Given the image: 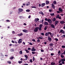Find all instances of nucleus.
Masks as SVG:
<instances>
[{
    "label": "nucleus",
    "mask_w": 65,
    "mask_h": 65,
    "mask_svg": "<svg viewBox=\"0 0 65 65\" xmlns=\"http://www.w3.org/2000/svg\"><path fill=\"white\" fill-rule=\"evenodd\" d=\"M61 16H60L59 14L56 16V19H59V20H61Z\"/></svg>",
    "instance_id": "nucleus-1"
},
{
    "label": "nucleus",
    "mask_w": 65,
    "mask_h": 65,
    "mask_svg": "<svg viewBox=\"0 0 65 65\" xmlns=\"http://www.w3.org/2000/svg\"><path fill=\"white\" fill-rule=\"evenodd\" d=\"M38 27H37L35 28L34 30V31L35 32H37L38 31Z\"/></svg>",
    "instance_id": "nucleus-2"
},
{
    "label": "nucleus",
    "mask_w": 65,
    "mask_h": 65,
    "mask_svg": "<svg viewBox=\"0 0 65 65\" xmlns=\"http://www.w3.org/2000/svg\"><path fill=\"white\" fill-rule=\"evenodd\" d=\"M47 22H48V23L50 24H51V23H52V20L50 19H48Z\"/></svg>",
    "instance_id": "nucleus-3"
},
{
    "label": "nucleus",
    "mask_w": 65,
    "mask_h": 65,
    "mask_svg": "<svg viewBox=\"0 0 65 65\" xmlns=\"http://www.w3.org/2000/svg\"><path fill=\"white\" fill-rule=\"evenodd\" d=\"M58 10H59V11H60V12H62L63 10L62 9V8H61V7H59V8Z\"/></svg>",
    "instance_id": "nucleus-4"
},
{
    "label": "nucleus",
    "mask_w": 65,
    "mask_h": 65,
    "mask_svg": "<svg viewBox=\"0 0 65 65\" xmlns=\"http://www.w3.org/2000/svg\"><path fill=\"white\" fill-rule=\"evenodd\" d=\"M22 41V39H20L19 40V41H18V43L20 44V43H21Z\"/></svg>",
    "instance_id": "nucleus-5"
},
{
    "label": "nucleus",
    "mask_w": 65,
    "mask_h": 65,
    "mask_svg": "<svg viewBox=\"0 0 65 65\" xmlns=\"http://www.w3.org/2000/svg\"><path fill=\"white\" fill-rule=\"evenodd\" d=\"M18 10L20 12H22L23 11V9L22 8H19L18 9Z\"/></svg>",
    "instance_id": "nucleus-6"
},
{
    "label": "nucleus",
    "mask_w": 65,
    "mask_h": 65,
    "mask_svg": "<svg viewBox=\"0 0 65 65\" xmlns=\"http://www.w3.org/2000/svg\"><path fill=\"white\" fill-rule=\"evenodd\" d=\"M22 31L23 32H25V33H28V30H26V29H23L22 30Z\"/></svg>",
    "instance_id": "nucleus-7"
},
{
    "label": "nucleus",
    "mask_w": 65,
    "mask_h": 65,
    "mask_svg": "<svg viewBox=\"0 0 65 65\" xmlns=\"http://www.w3.org/2000/svg\"><path fill=\"white\" fill-rule=\"evenodd\" d=\"M48 41H50V42H51V41H52V38H51L50 37H48Z\"/></svg>",
    "instance_id": "nucleus-8"
},
{
    "label": "nucleus",
    "mask_w": 65,
    "mask_h": 65,
    "mask_svg": "<svg viewBox=\"0 0 65 65\" xmlns=\"http://www.w3.org/2000/svg\"><path fill=\"white\" fill-rule=\"evenodd\" d=\"M60 32L62 33V34H64L65 33V31L62 29L60 30Z\"/></svg>",
    "instance_id": "nucleus-9"
},
{
    "label": "nucleus",
    "mask_w": 65,
    "mask_h": 65,
    "mask_svg": "<svg viewBox=\"0 0 65 65\" xmlns=\"http://www.w3.org/2000/svg\"><path fill=\"white\" fill-rule=\"evenodd\" d=\"M44 25L46 26H47L48 25V23L47 22L45 21L44 22Z\"/></svg>",
    "instance_id": "nucleus-10"
},
{
    "label": "nucleus",
    "mask_w": 65,
    "mask_h": 65,
    "mask_svg": "<svg viewBox=\"0 0 65 65\" xmlns=\"http://www.w3.org/2000/svg\"><path fill=\"white\" fill-rule=\"evenodd\" d=\"M39 19L37 18H35V22H36V23L37 22V21H39Z\"/></svg>",
    "instance_id": "nucleus-11"
},
{
    "label": "nucleus",
    "mask_w": 65,
    "mask_h": 65,
    "mask_svg": "<svg viewBox=\"0 0 65 65\" xmlns=\"http://www.w3.org/2000/svg\"><path fill=\"white\" fill-rule=\"evenodd\" d=\"M52 8L55 9V5L53 4H52Z\"/></svg>",
    "instance_id": "nucleus-12"
},
{
    "label": "nucleus",
    "mask_w": 65,
    "mask_h": 65,
    "mask_svg": "<svg viewBox=\"0 0 65 65\" xmlns=\"http://www.w3.org/2000/svg\"><path fill=\"white\" fill-rule=\"evenodd\" d=\"M36 49L34 48V47H33L32 48V49L31 50V51H35Z\"/></svg>",
    "instance_id": "nucleus-13"
},
{
    "label": "nucleus",
    "mask_w": 65,
    "mask_h": 65,
    "mask_svg": "<svg viewBox=\"0 0 65 65\" xmlns=\"http://www.w3.org/2000/svg\"><path fill=\"white\" fill-rule=\"evenodd\" d=\"M45 5V3H43L41 4V7H43V6H44Z\"/></svg>",
    "instance_id": "nucleus-14"
},
{
    "label": "nucleus",
    "mask_w": 65,
    "mask_h": 65,
    "mask_svg": "<svg viewBox=\"0 0 65 65\" xmlns=\"http://www.w3.org/2000/svg\"><path fill=\"white\" fill-rule=\"evenodd\" d=\"M51 27H52L53 28H54V29H55V26H54V25L53 24H52L51 25Z\"/></svg>",
    "instance_id": "nucleus-15"
},
{
    "label": "nucleus",
    "mask_w": 65,
    "mask_h": 65,
    "mask_svg": "<svg viewBox=\"0 0 65 65\" xmlns=\"http://www.w3.org/2000/svg\"><path fill=\"white\" fill-rule=\"evenodd\" d=\"M60 23L61 24H64L65 22L64 21H61L60 22Z\"/></svg>",
    "instance_id": "nucleus-16"
},
{
    "label": "nucleus",
    "mask_w": 65,
    "mask_h": 65,
    "mask_svg": "<svg viewBox=\"0 0 65 65\" xmlns=\"http://www.w3.org/2000/svg\"><path fill=\"white\" fill-rule=\"evenodd\" d=\"M59 23V21H58L57 20L55 22V26L56 25H57V24Z\"/></svg>",
    "instance_id": "nucleus-17"
},
{
    "label": "nucleus",
    "mask_w": 65,
    "mask_h": 65,
    "mask_svg": "<svg viewBox=\"0 0 65 65\" xmlns=\"http://www.w3.org/2000/svg\"><path fill=\"white\" fill-rule=\"evenodd\" d=\"M49 3H50V2L48 1H47L46 2V4H48Z\"/></svg>",
    "instance_id": "nucleus-18"
},
{
    "label": "nucleus",
    "mask_w": 65,
    "mask_h": 65,
    "mask_svg": "<svg viewBox=\"0 0 65 65\" xmlns=\"http://www.w3.org/2000/svg\"><path fill=\"white\" fill-rule=\"evenodd\" d=\"M30 4V2H28L26 4V6H28V5H29Z\"/></svg>",
    "instance_id": "nucleus-19"
},
{
    "label": "nucleus",
    "mask_w": 65,
    "mask_h": 65,
    "mask_svg": "<svg viewBox=\"0 0 65 65\" xmlns=\"http://www.w3.org/2000/svg\"><path fill=\"white\" fill-rule=\"evenodd\" d=\"M50 15L52 17H53L55 15V14H54V13H51L50 14Z\"/></svg>",
    "instance_id": "nucleus-20"
},
{
    "label": "nucleus",
    "mask_w": 65,
    "mask_h": 65,
    "mask_svg": "<svg viewBox=\"0 0 65 65\" xmlns=\"http://www.w3.org/2000/svg\"><path fill=\"white\" fill-rule=\"evenodd\" d=\"M23 35V33H21L19 34H18V36H22Z\"/></svg>",
    "instance_id": "nucleus-21"
},
{
    "label": "nucleus",
    "mask_w": 65,
    "mask_h": 65,
    "mask_svg": "<svg viewBox=\"0 0 65 65\" xmlns=\"http://www.w3.org/2000/svg\"><path fill=\"white\" fill-rule=\"evenodd\" d=\"M52 21L53 22H55L56 21V18H54L53 19H52Z\"/></svg>",
    "instance_id": "nucleus-22"
},
{
    "label": "nucleus",
    "mask_w": 65,
    "mask_h": 65,
    "mask_svg": "<svg viewBox=\"0 0 65 65\" xmlns=\"http://www.w3.org/2000/svg\"><path fill=\"white\" fill-rule=\"evenodd\" d=\"M53 4H54L55 5H56V4H57V2H56V1H53Z\"/></svg>",
    "instance_id": "nucleus-23"
},
{
    "label": "nucleus",
    "mask_w": 65,
    "mask_h": 65,
    "mask_svg": "<svg viewBox=\"0 0 65 65\" xmlns=\"http://www.w3.org/2000/svg\"><path fill=\"white\" fill-rule=\"evenodd\" d=\"M48 35H49L48 32L46 33L45 34V35L46 36H48Z\"/></svg>",
    "instance_id": "nucleus-24"
},
{
    "label": "nucleus",
    "mask_w": 65,
    "mask_h": 65,
    "mask_svg": "<svg viewBox=\"0 0 65 65\" xmlns=\"http://www.w3.org/2000/svg\"><path fill=\"white\" fill-rule=\"evenodd\" d=\"M61 61H65V58H63L61 59Z\"/></svg>",
    "instance_id": "nucleus-25"
},
{
    "label": "nucleus",
    "mask_w": 65,
    "mask_h": 65,
    "mask_svg": "<svg viewBox=\"0 0 65 65\" xmlns=\"http://www.w3.org/2000/svg\"><path fill=\"white\" fill-rule=\"evenodd\" d=\"M19 53H20V54L21 55H22V54H23L22 51V50L20 51L19 52Z\"/></svg>",
    "instance_id": "nucleus-26"
},
{
    "label": "nucleus",
    "mask_w": 65,
    "mask_h": 65,
    "mask_svg": "<svg viewBox=\"0 0 65 65\" xmlns=\"http://www.w3.org/2000/svg\"><path fill=\"white\" fill-rule=\"evenodd\" d=\"M60 56L62 58H64V56L63 55H61Z\"/></svg>",
    "instance_id": "nucleus-27"
},
{
    "label": "nucleus",
    "mask_w": 65,
    "mask_h": 65,
    "mask_svg": "<svg viewBox=\"0 0 65 65\" xmlns=\"http://www.w3.org/2000/svg\"><path fill=\"white\" fill-rule=\"evenodd\" d=\"M24 56L26 58V59H28V56L27 55H25Z\"/></svg>",
    "instance_id": "nucleus-28"
},
{
    "label": "nucleus",
    "mask_w": 65,
    "mask_h": 65,
    "mask_svg": "<svg viewBox=\"0 0 65 65\" xmlns=\"http://www.w3.org/2000/svg\"><path fill=\"white\" fill-rule=\"evenodd\" d=\"M51 64L52 65H55V63L54 62H52L51 63Z\"/></svg>",
    "instance_id": "nucleus-29"
},
{
    "label": "nucleus",
    "mask_w": 65,
    "mask_h": 65,
    "mask_svg": "<svg viewBox=\"0 0 65 65\" xmlns=\"http://www.w3.org/2000/svg\"><path fill=\"white\" fill-rule=\"evenodd\" d=\"M43 26V25H42V24H40L39 26L40 27L42 28V27Z\"/></svg>",
    "instance_id": "nucleus-30"
},
{
    "label": "nucleus",
    "mask_w": 65,
    "mask_h": 65,
    "mask_svg": "<svg viewBox=\"0 0 65 65\" xmlns=\"http://www.w3.org/2000/svg\"><path fill=\"white\" fill-rule=\"evenodd\" d=\"M23 62V61H19L18 62V63L19 64H21V63H22Z\"/></svg>",
    "instance_id": "nucleus-31"
},
{
    "label": "nucleus",
    "mask_w": 65,
    "mask_h": 65,
    "mask_svg": "<svg viewBox=\"0 0 65 65\" xmlns=\"http://www.w3.org/2000/svg\"><path fill=\"white\" fill-rule=\"evenodd\" d=\"M55 40H56V41H59V40H58V39L57 38H55Z\"/></svg>",
    "instance_id": "nucleus-32"
},
{
    "label": "nucleus",
    "mask_w": 65,
    "mask_h": 65,
    "mask_svg": "<svg viewBox=\"0 0 65 65\" xmlns=\"http://www.w3.org/2000/svg\"><path fill=\"white\" fill-rule=\"evenodd\" d=\"M49 45L51 46H53V44L52 43L50 44Z\"/></svg>",
    "instance_id": "nucleus-33"
},
{
    "label": "nucleus",
    "mask_w": 65,
    "mask_h": 65,
    "mask_svg": "<svg viewBox=\"0 0 65 65\" xmlns=\"http://www.w3.org/2000/svg\"><path fill=\"white\" fill-rule=\"evenodd\" d=\"M25 51H26V53H29V51H28V50H25Z\"/></svg>",
    "instance_id": "nucleus-34"
},
{
    "label": "nucleus",
    "mask_w": 65,
    "mask_h": 65,
    "mask_svg": "<svg viewBox=\"0 0 65 65\" xmlns=\"http://www.w3.org/2000/svg\"><path fill=\"white\" fill-rule=\"evenodd\" d=\"M13 57H10V59L11 60H12V59H13Z\"/></svg>",
    "instance_id": "nucleus-35"
},
{
    "label": "nucleus",
    "mask_w": 65,
    "mask_h": 65,
    "mask_svg": "<svg viewBox=\"0 0 65 65\" xmlns=\"http://www.w3.org/2000/svg\"><path fill=\"white\" fill-rule=\"evenodd\" d=\"M32 8H36V7L35 6H32L31 7Z\"/></svg>",
    "instance_id": "nucleus-36"
},
{
    "label": "nucleus",
    "mask_w": 65,
    "mask_h": 65,
    "mask_svg": "<svg viewBox=\"0 0 65 65\" xmlns=\"http://www.w3.org/2000/svg\"><path fill=\"white\" fill-rule=\"evenodd\" d=\"M11 52H13L14 51V50L13 49H11Z\"/></svg>",
    "instance_id": "nucleus-37"
},
{
    "label": "nucleus",
    "mask_w": 65,
    "mask_h": 65,
    "mask_svg": "<svg viewBox=\"0 0 65 65\" xmlns=\"http://www.w3.org/2000/svg\"><path fill=\"white\" fill-rule=\"evenodd\" d=\"M47 26H46L44 28V30H46V29H47Z\"/></svg>",
    "instance_id": "nucleus-38"
},
{
    "label": "nucleus",
    "mask_w": 65,
    "mask_h": 65,
    "mask_svg": "<svg viewBox=\"0 0 65 65\" xmlns=\"http://www.w3.org/2000/svg\"><path fill=\"white\" fill-rule=\"evenodd\" d=\"M54 53H52L51 54V56H54Z\"/></svg>",
    "instance_id": "nucleus-39"
},
{
    "label": "nucleus",
    "mask_w": 65,
    "mask_h": 65,
    "mask_svg": "<svg viewBox=\"0 0 65 65\" xmlns=\"http://www.w3.org/2000/svg\"><path fill=\"white\" fill-rule=\"evenodd\" d=\"M30 11V10L29 9L27 10H26V12H29V11Z\"/></svg>",
    "instance_id": "nucleus-40"
},
{
    "label": "nucleus",
    "mask_w": 65,
    "mask_h": 65,
    "mask_svg": "<svg viewBox=\"0 0 65 65\" xmlns=\"http://www.w3.org/2000/svg\"><path fill=\"white\" fill-rule=\"evenodd\" d=\"M39 30H40V31H41V27H40L39 28L38 27Z\"/></svg>",
    "instance_id": "nucleus-41"
},
{
    "label": "nucleus",
    "mask_w": 65,
    "mask_h": 65,
    "mask_svg": "<svg viewBox=\"0 0 65 65\" xmlns=\"http://www.w3.org/2000/svg\"><path fill=\"white\" fill-rule=\"evenodd\" d=\"M48 33L49 34H50V35H52V34L51 33V32H48Z\"/></svg>",
    "instance_id": "nucleus-42"
},
{
    "label": "nucleus",
    "mask_w": 65,
    "mask_h": 65,
    "mask_svg": "<svg viewBox=\"0 0 65 65\" xmlns=\"http://www.w3.org/2000/svg\"><path fill=\"white\" fill-rule=\"evenodd\" d=\"M8 63H9V64H10L11 63V61H8Z\"/></svg>",
    "instance_id": "nucleus-43"
},
{
    "label": "nucleus",
    "mask_w": 65,
    "mask_h": 65,
    "mask_svg": "<svg viewBox=\"0 0 65 65\" xmlns=\"http://www.w3.org/2000/svg\"><path fill=\"white\" fill-rule=\"evenodd\" d=\"M45 21H47L48 20V19H47L46 18H45Z\"/></svg>",
    "instance_id": "nucleus-44"
},
{
    "label": "nucleus",
    "mask_w": 65,
    "mask_h": 65,
    "mask_svg": "<svg viewBox=\"0 0 65 65\" xmlns=\"http://www.w3.org/2000/svg\"><path fill=\"white\" fill-rule=\"evenodd\" d=\"M35 58H34V57H33V61H35Z\"/></svg>",
    "instance_id": "nucleus-45"
},
{
    "label": "nucleus",
    "mask_w": 65,
    "mask_h": 65,
    "mask_svg": "<svg viewBox=\"0 0 65 65\" xmlns=\"http://www.w3.org/2000/svg\"><path fill=\"white\" fill-rule=\"evenodd\" d=\"M60 11H57V13H60Z\"/></svg>",
    "instance_id": "nucleus-46"
},
{
    "label": "nucleus",
    "mask_w": 65,
    "mask_h": 65,
    "mask_svg": "<svg viewBox=\"0 0 65 65\" xmlns=\"http://www.w3.org/2000/svg\"><path fill=\"white\" fill-rule=\"evenodd\" d=\"M62 48H65V46L62 45Z\"/></svg>",
    "instance_id": "nucleus-47"
},
{
    "label": "nucleus",
    "mask_w": 65,
    "mask_h": 65,
    "mask_svg": "<svg viewBox=\"0 0 65 65\" xmlns=\"http://www.w3.org/2000/svg\"><path fill=\"white\" fill-rule=\"evenodd\" d=\"M29 61L30 62H31V63H32V59H30V60Z\"/></svg>",
    "instance_id": "nucleus-48"
},
{
    "label": "nucleus",
    "mask_w": 65,
    "mask_h": 65,
    "mask_svg": "<svg viewBox=\"0 0 65 65\" xmlns=\"http://www.w3.org/2000/svg\"><path fill=\"white\" fill-rule=\"evenodd\" d=\"M50 35V37H53V36H54V35L52 34Z\"/></svg>",
    "instance_id": "nucleus-49"
},
{
    "label": "nucleus",
    "mask_w": 65,
    "mask_h": 65,
    "mask_svg": "<svg viewBox=\"0 0 65 65\" xmlns=\"http://www.w3.org/2000/svg\"><path fill=\"white\" fill-rule=\"evenodd\" d=\"M42 24H43L44 23H43V19L42 21Z\"/></svg>",
    "instance_id": "nucleus-50"
},
{
    "label": "nucleus",
    "mask_w": 65,
    "mask_h": 65,
    "mask_svg": "<svg viewBox=\"0 0 65 65\" xmlns=\"http://www.w3.org/2000/svg\"><path fill=\"white\" fill-rule=\"evenodd\" d=\"M62 64H65V62H64V61H62Z\"/></svg>",
    "instance_id": "nucleus-51"
},
{
    "label": "nucleus",
    "mask_w": 65,
    "mask_h": 65,
    "mask_svg": "<svg viewBox=\"0 0 65 65\" xmlns=\"http://www.w3.org/2000/svg\"><path fill=\"white\" fill-rule=\"evenodd\" d=\"M50 50L51 51H52L53 50V48H51L50 49Z\"/></svg>",
    "instance_id": "nucleus-52"
},
{
    "label": "nucleus",
    "mask_w": 65,
    "mask_h": 65,
    "mask_svg": "<svg viewBox=\"0 0 65 65\" xmlns=\"http://www.w3.org/2000/svg\"><path fill=\"white\" fill-rule=\"evenodd\" d=\"M41 52H44V50H43V49L41 50Z\"/></svg>",
    "instance_id": "nucleus-53"
},
{
    "label": "nucleus",
    "mask_w": 65,
    "mask_h": 65,
    "mask_svg": "<svg viewBox=\"0 0 65 65\" xmlns=\"http://www.w3.org/2000/svg\"><path fill=\"white\" fill-rule=\"evenodd\" d=\"M32 41H34V42H35V39H32Z\"/></svg>",
    "instance_id": "nucleus-54"
},
{
    "label": "nucleus",
    "mask_w": 65,
    "mask_h": 65,
    "mask_svg": "<svg viewBox=\"0 0 65 65\" xmlns=\"http://www.w3.org/2000/svg\"><path fill=\"white\" fill-rule=\"evenodd\" d=\"M41 34L42 35H44V33H41Z\"/></svg>",
    "instance_id": "nucleus-55"
},
{
    "label": "nucleus",
    "mask_w": 65,
    "mask_h": 65,
    "mask_svg": "<svg viewBox=\"0 0 65 65\" xmlns=\"http://www.w3.org/2000/svg\"><path fill=\"white\" fill-rule=\"evenodd\" d=\"M42 12L41 11H40L39 12V14H41Z\"/></svg>",
    "instance_id": "nucleus-56"
},
{
    "label": "nucleus",
    "mask_w": 65,
    "mask_h": 65,
    "mask_svg": "<svg viewBox=\"0 0 65 65\" xmlns=\"http://www.w3.org/2000/svg\"><path fill=\"white\" fill-rule=\"evenodd\" d=\"M37 42H40V40H39V39H38V40H37Z\"/></svg>",
    "instance_id": "nucleus-57"
},
{
    "label": "nucleus",
    "mask_w": 65,
    "mask_h": 65,
    "mask_svg": "<svg viewBox=\"0 0 65 65\" xmlns=\"http://www.w3.org/2000/svg\"><path fill=\"white\" fill-rule=\"evenodd\" d=\"M39 38L40 39H43V38L42 37H39Z\"/></svg>",
    "instance_id": "nucleus-58"
},
{
    "label": "nucleus",
    "mask_w": 65,
    "mask_h": 65,
    "mask_svg": "<svg viewBox=\"0 0 65 65\" xmlns=\"http://www.w3.org/2000/svg\"><path fill=\"white\" fill-rule=\"evenodd\" d=\"M32 54H35V52H32Z\"/></svg>",
    "instance_id": "nucleus-59"
},
{
    "label": "nucleus",
    "mask_w": 65,
    "mask_h": 65,
    "mask_svg": "<svg viewBox=\"0 0 65 65\" xmlns=\"http://www.w3.org/2000/svg\"><path fill=\"white\" fill-rule=\"evenodd\" d=\"M29 44H30V45H32V43L31 42L29 43Z\"/></svg>",
    "instance_id": "nucleus-60"
},
{
    "label": "nucleus",
    "mask_w": 65,
    "mask_h": 65,
    "mask_svg": "<svg viewBox=\"0 0 65 65\" xmlns=\"http://www.w3.org/2000/svg\"><path fill=\"white\" fill-rule=\"evenodd\" d=\"M2 55L1 56V57H2V58H3V55L2 54H1Z\"/></svg>",
    "instance_id": "nucleus-61"
},
{
    "label": "nucleus",
    "mask_w": 65,
    "mask_h": 65,
    "mask_svg": "<svg viewBox=\"0 0 65 65\" xmlns=\"http://www.w3.org/2000/svg\"><path fill=\"white\" fill-rule=\"evenodd\" d=\"M28 50H31V48H28V49H27Z\"/></svg>",
    "instance_id": "nucleus-62"
},
{
    "label": "nucleus",
    "mask_w": 65,
    "mask_h": 65,
    "mask_svg": "<svg viewBox=\"0 0 65 65\" xmlns=\"http://www.w3.org/2000/svg\"><path fill=\"white\" fill-rule=\"evenodd\" d=\"M12 33L13 34H15V32H14V31H13Z\"/></svg>",
    "instance_id": "nucleus-63"
},
{
    "label": "nucleus",
    "mask_w": 65,
    "mask_h": 65,
    "mask_svg": "<svg viewBox=\"0 0 65 65\" xmlns=\"http://www.w3.org/2000/svg\"><path fill=\"white\" fill-rule=\"evenodd\" d=\"M23 44H24V45H25V42H23Z\"/></svg>",
    "instance_id": "nucleus-64"
}]
</instances>
